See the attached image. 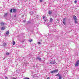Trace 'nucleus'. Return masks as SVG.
I'll return each mask as SVG.
<instances>
[{
    "instance_id": "f257e3e1",
    "label": "nucleus",
    "mask_w": 79,
    "mask_h": 79,
    "mask_svg": "<svg viewBox=\"0 0 79 79\" xmlns=\"http://www.w3.org/2000/svg\"><path fill=\"white\" fill-rule=\"evenodd\" d=\"M57 72H58V70L56 69L51 71V73H56Z\"/></svg>"
},
{
    "instance_id": "f03ea898",
    "label": "nucleus",
    "mask_w": 79,
    "mask_h": 79,
    "mask_svg": "<svg viewBox=\"0 0 79 79\" xmlns=\"http://www.w3.org/2000/svg\"><path fill=\"white\" fill-rule=\"evenodd\" d=\"M79 65V61L78 60L76 62V63L75 64V66L77 67Z\"/></svg>"
},
{
    "instance_id": "7ed1b4c3",
    "label": "nucleus",
    "mask_w": 79,
    "mask_h": 79,
    "mask_svg": "<svg viewBox=\"0 0 79 79\" xmlns=\"http://www.w3.org/2000/svg\"><path fill=\"white\" fill-rule=\"evenodd\" d=\"M36 60H39V61H41V60H42L41 59V58H40V56H38L36 57Z\"/></svg>"
},
{
    "instance_id": "20e7f679",
    "label": "nucleus",
    "mask_w": 79,
    "mask_h": 79,
    "mask_svg": "<svg viewBox=\"0 0 79 79\" xmlns=\"http://www.w3.org/2000/svg\"><path fill=\"white\" fill-rule=\"evenodd\" d=\"M63 23L64 24V25H66V19L64 18L63 19Z\"/></svg>"
},
{
    "instance_id": "39448f33",
    "label": "nucleus",
    "mask_w": 79,
    "mask_h": 79,
    "mask_svg": "<svg viewBox=\"0 0 79 79\" xmlns=\"http://www.w3.org/2000/svg\"><path fill=\"white\" fill-rule=\"evenodd\" d=\"M55 63H56V62H55V60H54V61L50 62V63L51 64H55Z\"/></svg>"
},
{
    "instance_id": "423d86ee",
    "label": "nucleus",
    "mask_w": 79,
    "mask_h": 79,
    "mask_svg": "<svg viewBox=\"0 0 79 79\" xmlns=\"http://www.w3.org/2000/svg\"><path fill=\"white\" fill-rule=\"evenodd\" d=\"M73 18L74 19V20H77V17H76V16L75 15H73Z\"/></svg>"
},
{
    "instance_id": "0eeeda50",
    "label": "nucleus",
    "mask_w": 79,
    "mask_h": 79,
    "mask_svg": "<svg viewBox=\"0 0 79 79\" xmlns=\"http://www.w3.org/2000/svg\"><path fill=\"white\" fill-rule=\"evenodd\" d=\"M16 9H13V11L14 13H16Z\"/></svg>"
},
{
    "instance_id": "6e6552de",
    "label": "nucleus",
    "mask_w": 79,
    "mask_h": 79,
    "mask_svg": "<svg viewBox=\"0 0 79 79\" xmlns=\"http://www.w3.org/2000/svg\"><path fill=\"white\" fill-rule=\"evenodd\" d=\"M6 45V43H4L2 45V46H3V47H5Z\"/></svg>"
},
{
    "instance_id": "1a4fd4ad",
    "label": "nucleus",
    "mask_w": 79,
    "mask_h": 79,
    "mask_svg": "<svg viewBox=\"0 0 79 79\" xmlns=\"http://www.w3.org/2000/svg\"><path fill=\"white\" fill-rule=\"evenodd\" d=\"M8 16V13H6L4 15V17L6 18Z\"/></svg>"
},
{
    "instance_id": "9d476101",
    "label": "nucleus",
    "mask_w": 79,
    "mask_h": 79,
    "mask_svg": "<svg viewBox=\"0 0 79 79\" xmlns=\"http://www.w3.org/2000/svg\"><path fill=\"white\" fill-rule=\"evenodd\" d=\"M5 27H3L1 28V30H2V31H3V30H5Z\"/></svg>"
},
{
    "instance_id": "9b49d317",
    "label": "nucleus",
    "mask_w": 79,
    "mask_h": 79,
    "mask_svg": "<svg viewBox=\"0 0 79 79\" xmlns=\"http://www.w3.org/2000/svg\"><path fill=\"white\" fill-rule=\"evenodd\" d=\"M53 21V19L52 18H51L50 19V22H52Z\"/></svg>"
},
{
    "instance_id": "f8f14e48",
    "label": "nucleus",
    "mask_w": 79,
    "mask_h": 79,
    "mask_svg": "<svg viewBox=\"0 0 79 79\" xmlns=\"http://www.w3.org/2000/svg\"><path fill=\"white\" fill-rule=\"evenodd\" d=\"M52 11L49 10L48 12L49 15H51V14H52Z\"/></svg>"
},
{
    "instance_id": "ddd939ff",
    "label": "nucleus",
    "mask_w": 79,
    "mask_h": 79,
    "mask_svg": "<svg viewBox=\"0 0 79 79\" xmlns=\"http://www.w3.org/2000/svg\"><path fill=\"white\" fill-rule=\"evenodd\" d=\"M12 44L13 45H15V42L14 41H13Z\"/></svg>"
},
{
    "instance_id": "4468645a",
    "label": "nucleus",
    "mask_w": 79,
    "mask_h": 79,
    "mask_svg": "<svg viewBox=\"0 0 79 79\" xmlns=\"http://www.w3.org/2000/svg\"><path fill=\"white\" fill-rule=\"evenodd\" d=\"M0 24H1V26H3V25H4V23L3 22L1 23Z\"/></svg>"
},
{
    "instance_id": "2eb2a0df",
    "label": "nucleus",
    "mask_w": 79,
    "mask_h": 79,
    "mask_svg": "<svg viewBox=\"0 0 79 79\" xmlns=\"http://www.w3.org/2000/svg\"><path fill=\"white\" fill-rule=\"evenodd\" d=\"M6 34V35H8V34H9V31H7Z\"/></svg>"
},
{
    "instance_id": "dca6fc26",
    "label": "nucleus",
    "mask_w": 79,
    "mask_h": 79,
    "mask_svg": "<svg viewBox=\"0 0 79 79\" xmlns=\"http://www.w3.org/2000/svg\"><path fill=\"white\" fill-rule=\"evenodd\" d=\"M61 76H59V79H61Z\"/></svg>"
},
{
    "instance_id": "f3484780",
    "label": "nucleus",
    "mask_w": 79,
    "mask_h": 79,
    "mask_svg": "<svg viewBox=\"0 0 79 79\" xmlns=\"http://www.w3.org/2000/svg\"><path fill=\"white\" fill-rule=\"evenodd\" d=\"M6 55H10V53L9 52H6Z\"/></svg>"
},
{
    "instance_id": "a211bd4d",
    "label": "nucleus",
    "mask_w": 79,
    "mask_h": 79,
    "mask_svg": "<svg viewBox=\"0 0 79 79\" xmlns=\"http://www.w3.org/2000/svg\"><path fill=\"white\" fill-rule=\"evenodd\" d=\"M75 23L76 24L77 23V20H75Z\"/></svg>"
},
{
    "instance_id": "6ab92c4d",
    "label": "nucleus",
    "mask_w": 79,
    "mask_h": 79,
    "mask_svg": "<svg viewBox=\"0 0 79 79\" xmlns=\"http://www.w3.org/2000/svg\"><path fill=\"white\" fill-rule=\"evenodd\" d=\"M56 76H58L59 77V76H60V74L58 73L56 75Z\"/></svg>"
},
{
    "instance_id": "aec40b11",
    "label": "nucleus",
    "mask_w": 79,
    "mask_h": 79,
    "mask_svg": "<svg viewBox=\"0 0 79 79\" xmlns=\"http://www.w3.org/2000/svg\"><path fill=\"white\" fill-rule=\"evenodd\" d=\"M31 23V21H28L27 22L28 24H30V23Z\"/></svg>"
},
{
    "instance_id": "412c9836",
    "label": "nucleus",
    "mask_w": 79,
    "mask_h": 79,
    "mask_svg": "<svg viewBox=\"0 0 79 79\" xmlns=\"http://www.w3.org/2000/svg\"><path fill=\"white\" fill-rule=\"evenodd\" d=\"M31 42H32V39L30 40V43H31Z\"/></svg>"
},
{
    "instance_id": "4be33fe9",
    "label": "nucleus",
    "mask_w": 79,
    "mask_h": 79,
    "mask_svg": "<svg viewBox=\"0 0 79 79\" xmlns=\"http://www.w3.org/2000/svg\"><path fill=\"white\" fill-rule=\"evenodd\" d=\"M10 11L11 13H12V9H11L10 10Z\"/></svg>"
},
{
    "instance_id": "5701e85b",
    "label": "nucleus",
    "mask_w": 79,
    "mask_h": 79,
    "mask_svg": "<svg viewBox=\"0 0 79 79\" xmlns=\"http://www.w3.org/2000/svg\"><path fill=\"white\" fill-rule=\"evenodd\" d=\"M77 0H75L74 1V3H77Z\"/></svg>"
},
{
    "instance_id": "b1692460",
    "label": "nucleus",
    "mask_w": 79,
    "mask_h": 79,
    "mask_svg": "<svg viewBox=\"0 0 79 79\" xmlns=\"http://www.w3.org/2000/svg\"><path fill=\"white\" fill-rule=\"evenodd\" d=\"M38 44H39V45H40V42H38Z\"/></svg>"
},
{
    "instance_id": "393cba45",
    "label": "nucleus",
    "mask_w": 79,
    "mask_h": 79,
    "mask_svg": "<svg viewBox=\"0 0 79 79\" xmlns=\"http://www.w3.org/2000/svg\"><path fill=\"white\" fill-rule=\"evenodd\" d=\"M45 16H44L43 17V19H45Z\"/></svg>"
},
{
    "instance_id": "a878e982",
    "label": "nucleus",
    "mask_w": 79,
    "mask_h": 79,
    "mask_svg": "<svg viewBox=\"0 0 79 79\" xmlns=\"http://www.w3.org/2000/svg\"><path fill=\"white\" fill-rule=\"evenodd\" d=\"M26 20H24L23 21V22L24 23H25V22H26Z\"/></svg>"
},
{
    "instance_id": "bb28decb",
    "label": "nucleus",
    "mask_w": 79,
    "mask_h": 79,
    "mask_svg": "<svg viewBox=\"0 0 79 79\" xmlns=\"http://www.w3.org/2000/svg\"><path fill=\"white\" fill-rule=\"evenodd\" d=\"M40 0V2H42V1L43 0Z\"/></svg>"
},
{
    "instance_id": "cd10ccee",
    "label": "nucleus",
    "mask_w": 79,
    "mask_h": 79,
    "mask_svg": "<svg viewBox=\"0 0 79 79\" xmlns=\"http://www.w3.org/2000/svg\"><path fill=\"white\" fill-rule=\"evenodd\" d=\"M5 79H8V77H6Z\"/></svg>"
},
{
    "instance_id": "c85d7f7f",
    "label": "nucleus",
    "mask_w": 79,
    "mask_h": 79,
    "mask_svg": "<svg viewBox=\"0 0 79 79\" xmlns=\"http://www.w3.org/2000/svg\"><path fill=\"white\" fill-rule=\"evenodd\" d=\"M16 16V15H14V17H15V18Z\"/></svg>"
},
{
    "instance_id": "c756f323",
    "label": "nucleus",
    "mask_w": 79,
    "mask_h": 79,
    "mask_svg": "<svg viewBox=\"0 0 79 79\" xmlns=\"http://www.w3.org/2000/svg\"><path fill=\"white\" fill-rule=\"evenodd\" d=\"M54 32H56V30H54Z\"/></svg>"
},
{
    "instance_id": "7c9ffc66",
    "label": "nucleus",
    "mask_w": 79,
    "mask_h": 79,
    "mask_svg": "<svg viewBox=\"0 0 79 79\" xmlns=\"http://www.w3.org/2000/svg\"><path fill=\"white\" fill-rule=\"evenodd\" d=\"M47 79H50V77H48L47 78Z\"/></svg>"
},
{
    "instance_id": "2f4dec72",
    "label": "nucleus",
    "mask_w": 79,
    "mask_h": 79,
    "mask_svg": "<svg viewBox=\"0 0 79 79\" xmlns=\"http://www.w3.org/2000/svg\"><path fill=\"white\" fill-rule=\"evenodd\" d=\"M13 79H16V78H13Z\"/></svg>"
},
{
    "instance_id": "473e14b6",
    "label": "nucleus",
    "mask_w": 79,
    "mask_h": 79,
    "mask_svg": "<svg viewBox=\"0 0 79 79\" xmlns=\"http://www.w3.org/2000/svg\"><path fill=\"white\" fill-rule=\"evenodd\" d=\"M23 59H24V58H25L24 57H23Z\"/></svg>"
},
{
    "instance_id": "72a5a7b5",
    "label": "nucleus",
    "mask_w": 79,
    "mask_h": 79,
    "mask_svg": "<svg viewBox=\"0 0 79 79\" xmlns=\"http://www.w3.org/2000/svg\"><path fill=\"white\" fill-rule=\"evenodd\" d=\"M44 21H46V20H44Z\"/></svg>"
},
{
    "instance_id": "f704fd0d",
    "label": "nucleus",
    "mask_w": 79,
    "mask_h": 79,
    "mask_svg": "<svg viewBox=\"0 0 79 79\" xmlns=\"http://www.w3.org/2000/svg\"><path fill=\"white\" fill-rule=\"evenodd\" d=\"M25 65H27V64H25Z\"/></svg>"
},
{
    "instance_id": "c9c22d12",
    "label": "nucleus",
    "mask_w": 79,
    "mask_h": 79,
    "mask_svg": "<svg viewBox=\"0 0 79 79\" xmlns=\"http://www.w3.org/2000/svg\"><path fill=\"white\" fill-rule=\"evenodd\" d=\"M36 66H37V65H36Z\"/></svg>"
},
{
    "instance_id": "e433bc0d",
    "label": "nucleus",
    "mask_w": 79,
    "mask_h": 79,
    "mask_svg": "<svg viewBox=\"0 0 79 79\" xmlns=\"http://www.w3.org/2000/svg\"><path fill=\"white\" fill-rule=\"evenodd\" d=\"M30 56H31V55H30Z\"/></svg>"
}]
</instances>
